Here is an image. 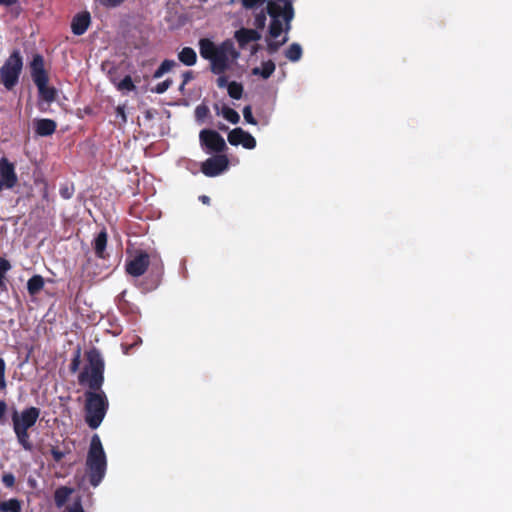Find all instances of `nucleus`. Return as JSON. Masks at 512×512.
<instances>
[{"mask_svg": "<svg viewBox=\"0 0 512 512\" xmlns=\"http://www.w3.org/2000/svg\"><path fill=\"white\" fill-rule=\"evenodd\" d=\"M68 512H84V509L80 502L74 503V505L69 509Z\"/></svg>", "mask_w": 512, "mask_h": 512, "instance_id": "obj_46", "label": "nucleus"}, {"mask_svg": "<svg viewBox=\"0 0 512 512\" xmlns=\"http://www.w3.org/2000/svg\"><path fill=\"white\" fill-rule=\"evenodd\" d=\"M223 117L232 124H237L240 120L238 112L228 106L222 108Z\"/></svg>", "mask_w": 512, "mask_h": 512, "instance_id": "obj_30", "label": "nucleus"}, {"mask_svg": "<svg viewBox=\"0 0 512 512\" xmlns=\"http://www.w3.org/2000/svg\"><path fill=\"white\" fill-rule=\"evenodd\" d=\"M243 116H244V119L247 123L251 124V125H256L257 124V120L254 118L253 114H252V108L251 106H245L244 109H243Z\"/></svg>", "mask_w": 512, "mask_h": 512, "instance_id": "obj_37", "label": "nucleus"}, {"mask_svg": "<svg viewBox=\"0 0 512 512\" xmlns=\"http://www.w3.org/2000/svg\"><path fill=\"white\" fill-rule=\"evenodd\" d=\"M126 290L122 291L118 296H117V306H118V309L122 312V313H125V314H131V315H134V314H137L139 313V308L138 306H136L135 304L133 303H130L127 299H126Z\"/></svg>", "mask_w": 512, "mask_h": 512, "instance_id": "obj_19", "label": "nucleus"}, {"mask_svg": "<svg viewBox=\"0 0 512 512\" xmlns=\"http://www.w3.org/2000/svg\"><path fill=\"white\" fill-rule=\"evenodd\" d=\"M172 84H173L172 79L168 78V79L158 83L155 87H153L151 89V91L156 94H163L171 87Z\"/></svg>", "mask_w": 512, "mask_h": 512, "instance_id": "obj_33", "label": "nucleus"}, {"mask_svg": "<svg viewBox=\"0 0 512 512\" xmlns=\"http://www.w3.org/2000/svg\"><path fill=\"white\" fill-rule=\"evenodd\" d=\"M108 242V234L106 229H102L93 240V249L95 255L99 259H106L108 254L106 253V247Z\"/></svg>", "mask_w": 512, "mask_h": 512, "instance_id": "obj_17", "label": "nucleus"}, {"mask_svg": "<svg viewBox=\"0 0 512 512\" xmlns=\"http://www.w3.org/2000/svg\"><path fill=\"white\" fill-rule=\"evenodd\" d=\"M228 94L231 98L239 100L243 95V86L241 83L232 81L227 85Z\"/></svg>", "mask_w": 512, "mask_h": 512, "instance_id": "obj_29", "label": "nucleus"}, {"mask_svg": "<svg viewBox=\"0 0 512 512\" xmlns=\"http://www.w3.org/2000/svg\"><path fill=\"white\" fill-rule=\"evenodd\" d=\"M266 25V13L264 11L259 12L256 14L254 18V26L257 29H263Z\"/></svg>", "mask_w": 512, "mask_h": 512, "instance_id": "obj_36", "label": "nucleus"}, {"mask_svg": "<svg viewBox=\"0 0 512 512\" xmlns=\"http://www.w3.org/2000/svg\"><path fill=\"white\" fill-rule=\"evenodd\" d=\"M178 59L181 63H183L186 66H193L197 62V54L193 48L184 47L178 53Z\"/></svg>", "mask_w": 512, "mask_h": 512, "instance_id": "obj_20", "label": "nucleus"}, {"mask_svg": "<svg viewBox=\"0 0 512 512\" xmlns=\"http://www.w3.org/2000/svg\"><path fill=\"white\" fill-rule=\"evenodd\" d=\"M72 492H73V489H71L67 486H61V487L57 488L54 493L55 504L58 507L63 506L67 502V500H68L69 496L72 494Z\"/></svg>", "mask_w": 512, "mask_h": 512, "instance_id": "obj_24", "label": "nucleus"}, {"mask_svg": "<svg viewBox=\"0 0 512 512\" xmlns=\"http://www.w3.org/2000/svg\"><path fill=\"white\" fill-rule=\"evenodd\" d=\"M200 200L204 203V204H208L210 202V198L206 195H203L200 197Z\"/></svg>", "mask_w": 512, "mask_h": 512, "instance_id": "obj_49", "label": "nucleus"}, {"mask_svg": "<svg viewBox=\"0 0 512 512\" xmlns=\"http://www.w3.org/2000/svg\"><path fill=\"white\" fill-rule=\"evenodd\" d=\"M7 411V404L4 400H0V423H4L5 413Z\"/></svg>", "mask_w": 512, "mask_h": 512, "instance_id": "obj_43", "label": "nucleus"}, {"mask_svg": "<svg viewBox=\"0 0 512 512\" xmlns=\"http://www.w3.org/2000/svg\"><path fill=\"white\" fill-rule=\"evenodd\" d=\"M5 371H6V364L3 358H0V391H3L6 389V379H5Z\"/></svg>", "mask_w": 512, "mask_h": 512, "instance_id": "obj_35", "label": "nucleus"}, {"mask_svg": "<svg viewBox=\"0 0 512 512\" xmlns=\"http://www.w3.org/2000/svg\"><path fill=\"white\" fill-rule=\"evenodd\" d=\"M162 275H163V265L161 263L157 264V265H152L148 276L145 278V280L142 283L143 290H145V291L155 290L161 283Z\"/></svg>", "mask_w": 512, "mask_h": 512, "instance_id": "obj_12", "label": "nucleus"}, {"mask_svg": "<svg viewBox=\"0 0 512 512\" xmlns=\"http://www.w3.org/2000/svg\"><path fill=\"white\" fill-rule=\"evenodd\" d=\"M116 116L121 119L122 123L127 122V116L124 105H119L116 107Z\"/></svg>", "mask_w": 512, "mask_h": 512, "instance_id": "obj_42", "label": "nucleus"}, {"mask_svg": "<svg viewBox=\"0 0 512 512\" xmlns=\"http://www.w3.org/2000/svg\"><path fill=\"white\" fill-rule=\"evenodd\" d=\"M150 265L149 254L145 251H139L129 261L126 262V272L133 277L144 275Z\"/></svg>", "mask_w": 512, "mask_h": 512, "instance_id": "obj_10", "label": "nucleus"}, {"mask_svg": "<svg viewBox=\"0 0 512 512\" xmlns=\"http://www.w3.org/2000/svg\"><path fill=\"white\" fill-rule=\"evenodd\" d=\"M199 140L206 153H222L227 149L224 138L212 129L201 130Z\"/></svg>", "mask_w": 512, "mask_h": 512, "instance_id": "obj_6", "label": "nucleus"}, {"mask_svg": "<svg viewBox=\"0 0 512 512\" xmlns=\"http://www.w3.org/2000/svg\"><path fill=\"white\" fill-rule=\"evenodd\" d=\"M266 0H242V5L246 9H252L262 5Z\"/></svg>", "mask_w": 512, "mask_h": 512, "instance_id": "obj_41", "label": "nucleus"}, {"mask_svg": "<svg viewBox=\"0 0 512 512\" xmlns=\"http://www.w3.org/2000/svg\"><path fill=\"white\" fill-rule=\"evenodd\" d=\"M229 159L225 154H217L206 159L201 165L202 173L207 177H215L228 169Z\"/></svg>", "mask_w": 512, "mask_h": 512, "instance_id": "obj_8", "label": "nucleus"}, {"mask_svg": "<svg viewBox=\"0 0 512 512\" xmlns=\"http://www.w3.org/2000/svg\"><path fill=\"white\" fill-rule=\"evenodd\" d=\"M30 68L34 83L49 78L44 67V58L42 55L35 54L33 56V59L30 63Z\"/></svg>", "mask_w": 512, "mask_h": 512, "instance_id": "obj_14", "label": "nucleus"}, {"mask_svg": "<svg viewBox=\"0 0 512 512\" xmlns=\"http://www.w3.org/2000/svg\"><path fill=\"white\" fill-rule=\"evenodd\" d=\"M87 365L78 375L81 385H87L89 390L85 396V422L91 429H97L109 408V401L102 390L104 383L105 362L100 351L93 347L85 353Z\"/></svg>", "mask_w": 512, "mask_h": 512, "instance_id": "obj_1", "label": "nucleus"}, {"mask_svg": "<svg viewBox=\"0 0 512 512\" xmlns=\"http://www.w3.org/2000/svg\"><path fill=\"white\" fill-rule=\"evenodd\" d=\"M17 2L18 0H0V5L10 7L15 5Z\"/></svg>", "mask_w": 512, "mask_h": 512, "instance_id": "obj_47", "label": "nucleus"}, {"mask_svg": "<svg viewBox=\"0 0 512 512\" xmlns=\"http://www.w3.org/2000/svg\"><path fill=\"white\" fill-rule=\"evenodd\" d=\"M71 449L66 447L64 450H60L58 447H52L50 453L55 462H60L68 453H70Z\"/></svg>", "mask_w": 512, "mask_h": 512, "instance_id": "obj_31", "label": "nucleus"}, {"mask_svg": "<svg viewBox=\"0 0 512 512\" xmlns=\"http://www.w3.org/2000/svg\"><path fill=\"white\" fill-rule=\"evenodd\" d=\"M195 112L198 118H202L208 113V108L204 105H200L196 108Z\"/></svg>", "mask_w": 512, "mask_h": 512, "instance_id": "obj_44", "label": "nucleus"}, {"mask_svg": "<svg viewBox=\"0 0 512 512\" xmlns=\"http://www.w3.org/2000/svg\"><path fill=\"white\" fill-rule=\"evenodd\" d=\"M257 49H258V45H254V46H253L252 53H255V52L257 51Z\"/></svg>", "mask_w": 512, "mask_h": 512, "instance_id": "obj_50", "label": "nucleus"}, {"mask_svg": "<svg viewBox=\"0 0 512 512\" xmlns=\"http://www.w3.org/2000/svg\"><path fill=\"white\" fill-rule=\"evenodd\" d=\"M2 483L7 488H13L15 485V476L12 473L3 474Z\"/></svg>", "mask_w": 512, "mask_h": 512, "instance_id": "obj_38", "label": "nucleus"}, {"mask_svg": "<svg viewBox=\"0 0 512 512\" xmlns=\"http://www.w3.org/2000/svg\"><path fill=\"white\" fill-rule=\"evenodd\" d=\"M60 194L63 198L65 199H69L71 197V193L69 192L68 188H65V189H61L60 190Z\"/></svg>", "mask_w": 512, "mask_h": 512, "instance_id": "obj_48", "label": "nucleus"}, {"mask_svg": "<svg viewBox=\"0 0 512 512\" xmlns=\"http://www.w3.org/2000/svg\"><path fill=\"white\" fill-rule=\"evenodd\" d=\"M288 41L287 37H284L281 41H269L267 43V51L269 54H274L278 49Z\"/></svg>", "mask_w": 512, "mask_h": 512, "instance_id": "obj_34", "label": "nucleus"}, {"mask_svg": "<svg viewBox=\"0 0 512 512\" xmlns=\"http://www.w3.org/2000/svg\"><path fill=\"white\" fill-rule=\"evenodd\" d=\"M23 69V57L19 50H13L0 68V83L12 90L18 83Z\"/></svg>", "mask_w": 512, "mask_h": 512, "instance_id": "obj_5", "label": "nucleus"}, {"mask_svg": "<svg viewBox=\"0 0 512 512\" xmlns=\"http://www.w3.org/2000/svg\"><path fill=\"white\" fill-rule=\"evenodd\" d=\"M86 467L90 484L97 487L103 480L107 468L106 454L97 434H94L91 438Z\"/></svg>", "mask_w": 512, "mask_h": 512, "instance_id": "obj_3", "label": "nucleus"}, {"mask_svg": "<svg viewBox=\"0 0 512 512\" xmlns=\"http://www.w3.org/2000/svg\"><path fill=\"white\" fill-rule=\"evenodd\" d=\"M91 23L90 13L87 11L76 14L71 22V30L74 35H83Z\"/></svg>", "mask_w": 512, "mask_h": 512, "instance_id": "obj_13", "label": "nucleus"}, {"mask_svg": "<svg viewBox=\"0 0 512 512\" xmlns=\"http://www.w3.org/2000/svg\"><path fill=\"white\" fill-rule=\"evenodd\" d=\"M177 63L174 60L171 59H165L161 65L155 70L153 74V78L158 79L161 78L165 73L172 70Z\"/></svg>", "mask_w": 512, "mask_h": 512, "instance_id": "obj_28", "label": "nucleus"}, {"mask_svg": "<svg viewBox=\"0 0 512 512\" xmlns=\"http://www.w3.org/2000/svg\"><path fill=\"white\" fill-rule=\"evenodd\" d=\"M182 78H183V85H186L188 84L193 78H194V73L193 71H186L182 74Z\"/></svg>", "mask_w": 512, "mask_h": 512, "instance_id": "obj_45", "label": "nucleus"}, {"mask_svg": "<svg viewBox=\"0 0 512 512\" xmlns=\"http://www.w3.org/2000/svg\"><path fill=\"white\" fill-rule=\"evenodd\" d=\"M275 63L272 60L262 62L261 67H255L252 70L253 75H260L263 79H268L275 71Z\"/></svg>", "mask_w": 512, "mask_h": 512, "instance_id": "obj_23", "label": "nucleus"}, {"mask_svg": "<svg viewBox=\"0 0 512 512\" xmlns=\"http://www.w3.org/2000/svg\"><path fill=\"white\" fill-rule=\"evenodd\" d=\"M49 78L35 82L38 88L39 96L47 103H51L56 99L57 91L54 87L48 86Z\"/></svg>", "mask_w": 512, "mask_h": 512, "instance_id": "obj_18", "label": "nucleus"}, {"mask_svg": "<svg viewBox=\"0 0 512 512\" xmlns=\"http://www.w3.org/2000/svg\"><path fill=\"white\" fill-rule=\"evenodd\" d=\"M228 142L233 146L242 145L245 149H254L256 147L255 138L242 128H234L228 133Z\"/></svg>", "mask_w": 512, "mask_h": 512, "instance_id": "obj_11", "label": "nucleus"}, {"mask_svg": "<svg viewBox=\"0 0 512 512\" xmlns=\"http://www.w3.org/2000/svg\"><path fill=\"white\" fill-rule=\"evenodd\" d=\"M44 284V278L41 275H33L27 282V291L31 296H35L44 288Z\"/></svg>", "mask_w": 512, "mask_h": 512, "instance_id": "obj_22", "label": "nucleus"}, {"mask_svg": "<svg viewBox=\"0 0 512 512\" xmlns=\"http://www.w3.org/2000/svg\"><path fill=\"white\" fill-rule=\"evenodd\" d=\"M200 56L210 62V70L213 74L219 75L217 85L219 88L227 87L230 83L226 76H223L230 67V60H236L239 52L235 49L232 40L227 39L216 45L209 38H201L198 41Z\"/></svg>", "mask_w": 512, "mask_h": 512, "instance_id": "obj_2", "label": "nucleus"}, {"mask_svg": "<svg viewBox=\"0 0 512 512\" xmlns=\"http://www.w3.org/2000/svg\"><path fill=\"white\" fill-rule=\"evenodd\" d=\"M126 0H99L100 4L107 8H115L120 6Z\"/></svg>", "mask_w": 512, "mask_h": 512, "instance_id": "obj_40", "label": "nucleus"}, {"mask_svg": "<svg viewBox=\"0 0 512 512\" xmlns=\"http://www.w3.org/2000/svg\"><path fill=\"white\" fill-rule=\"evenodd\" d=\"M11 269L10 262L0 256V289L2 291L7 290V284H6V273Z\"/></svg>", "mask_w": 512, "mask_h": 512, "instance_id": "obj_26", "label": "nucleus"}, {"mask_svg": "<svg viewBox=\"0 0 512 512\" xmlns=\"http://www.w3.org/2000/svg\"><path fill=\"white\" fill-rule=\"evenodd\" d=\"M240 48H245L250 42L258 41L261 39V34L254 29L241 28L235 32L234 35Z\"/></svg>", "mask_w": 512, "mask_h": 512, "instance_id": "obj_16", "label": "nucleus"}, {"mask_svg": "<svg viewBox=\"0 0 512 512\" xmlns=\"http://www.w3.org/2000/svg\"><path fill=\"white\" fill-rule=\"evenodd\" d=\"M184 87H185V85H183V82H182V83H181V85H180V87H179V90H180V91H183V90H184Z\"/></svg>", "mask_w": 512, "mask_h": 512, "instance_id": "obj_51", "label": "nucleus"}, {"mask_svg": "<svg viewBox=\"0 0 512 512\" xmlns=\"http://www.w3.org/2000/svg\"><path fill=\"white\" fill-rule=\"evenodd\" d=\"M18 177L15 165L6 157L0 159V192L3 189H12L16 186Z\"/></svg>", "mask_w": 512, "mask_h": 512, "instance_id": "obj_9", "label": "nucleus"}, {"mask_svg": "<svg viewBox=\"0 0 512 512\" xmlns=\"http://www.w3.org/2000/svg\"><path fill=\"white\" fill-rule=\"evenodd\" d=\"M302 54V47L298 43H292L285 51V57L292 62L299 61L302 57Z\"/></svg>", "mask_w": 512, "mask_h": 512, "instance_id": "obj_25", "label": "nucleus"}, {"mask_svg": "<svg viewBox=\"0 0 512 512\" xmlns=\"http://www.w3.org/2000/svg\"><path fill=\"white\" fill-rule=\"evenodd\" d=\"M57 123L49 118L36 119L34 121L35 133L40 137L51 136L55 133Z\"/></svg>", "mask_w": 512, "mask_h": 512, "instance_id": "obj_15", "label": "nucleus"}, {"mask_svg": "<svg viewBox=\"0 0 512 512\" xmlns=\"http://www.w3.org/2000/svg\"><path fill=\"white\" fill-rule=\"evenodd\" d=\"M40 413V409L34 406L24 409L21 413L15 409L11 415L13 427L29 430L36 424Z\"/></svg>", "mask_w": 512, "mask_h": 512, "instance_id": "obj_7", "label": "nucleus"}, {"mask_svg": "<svg viewBox=\"0 0 512 512\" xmlns=\"http://www.w3.org/2000/svg\"><path fill=\"white\" fill-rule=\"evenodd\" d=\"M1 512H21V502L12 498L7 501H0Z\"/></svg>", "mask_w": 512, "mask_h": 512, "instance_id": "obj_27", "label": "nucleus"}, {"mask_svg": "<svg viewBox=\"0 0 512 512\" xmlns=\"http://www.w3.org/2000/svg\"><path fill=\"white\" fill-rule=\"evenodd\" d=\"M118 90H135V85L130 75H126L117 85Z\"/></svg>", "mask_w": 512, "mask_h": 512, "instance_id": "obj_32", "label": "nucleus"}, {"mask_svg": "<svg viewBox=\"0 0 512 512\" xmlns=\"http://www.w3.org/2000/svg\"><path fill=\"white\" fill-rule=\"evenodd\" d=\"M79 366H80V349L77 350L75 356L71 360L70 371L72 373H75L79 369Z\"/></svg>", "mask_w": 512, "mask_h": 512, "instance_id": "obj_39", "label": "nucleus"}, {"mask_svg": "<svg viewBox=\"0 0 512 512\" xmlns=\"http://www.w3.org/2000/svg\"><path fill=\"white\" fill-rule=\"evenodd\" d=\"M18 443L26 451H31L33 445L30 441V435L27 429L13 427Z\"/></svg>", "mask_w": 512, "mask_h": 512, "instance_id": "obj_21", "label": "nucleus"}, {"mask_svg": "<svg viewBox=\"0 0 512 512\" xmlns=\"http://www.w3.org/2000/svg\"><path fill=\"white\" fill-rule=\"evenodd\" d=\"M267 14L271 17L269 34L272 38H277L283 31V25L280 17L285 21V31L291 29V21L294 18V8L290 0H270L267 2Z\"/></svg>", "mask_w": 512, "mask_h": 512, "instance_id": "obj_4", "label": "nucleus"}]
</instances>
